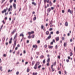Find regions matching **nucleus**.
Masks as SVG:
<instances>
[{
  "label": "nucleus",
  "instance_id": "56",
  "mask_svg": "<svg viewBox=\"0 0 75 75\" xmlns=\"http://www.w3.org/2000/svg\"><path fill=\"white\" fill-rule=\"evenodd\" d=\"M6 54H4V57H6Z\"/></svg>",
  "mask_w": 75,
  "mask_h": 75
},
{
  "label": "nucleus",
  "instance_id": "9",
  "mask_svg": "<svg viewBox=\"0 0 75 75\" xmlns=\"http://www.w3.org/2000/svg\"><path fill=\"white\" fill-rule=\"evenodd\" d=\"M65 25L66 27L68 26V22L67 21L65 23Z\"/></svg>",
  "mask_w": 75,
  "mask_h": 75
},
{
  "label": "nucleus",
  "instance_id": "20",
  "mask_svg": "<svg viewBox=\"0 0 75 75\" xmlns=\"http://www.w3.org/2000/svg\"><path fill=\"white\" fill-rule=\"evenodd\" d=\"M29 71H30V69H28V68L27 70V72H29Z\"/></svg>",
  "mask_w": 75,
  "mask_h": 75
},
{
  "label": "nucleus",
  "instance_id": "63",
  "mask_svg": "<svg viewBox=\"0 0 75 75\" xmlns=\"http://www.w3.org/2000/svg\"><path fill=\"white\" fill-rule=\"evenodd\" d=\"M67 35L68 36H69V35H70V34H69V33H68V34H67Z\"/></svg>",
  "mask_w": 75,
  "mask_h": 75
},
{
  "label": "nucleus",
  "instance_id": "11",
  "mask_svg": "<svg viewBox=\"0 0 75 75\" xmlns=\"http://www.w3.org/2000/svg\"><path fill=\"white\" fill-rule=\"evenodd\" d=\"M49 4L50 6H51L52 5V3L51 2V1H50Z\"/></svg>",
  "mask_w": 75,
  "mask_h": 75
},
{
  "label": "nucleus",
  "instance_id": "16",
  "mask_svg": "<svg viewBox=\"0 0 75 75\" xmlns=\"http://www.w3.org/2000/svg\"><path fill=\"white\" fill-rule=\"evenodd\" d=\"M46 35H48V34H49V31H47L46 32Z\"/></svg>",
  "mask_w": 75,
  "mask_h": 75
},
{
  "label": "nucleus",
  "instance_id": "13",
  "mask_svg": "<svg viewBox=\"0 0 75 75\" xmlns=\"http://www.w3.org/2000/svg\"><path fill=\"white\" fill-rule=\"evenodd\" d=\"M16 4H13V6L14 7L15 9H16Z\"/></svg>",
  "mask_w": 75,
  "mask_h": 75
},
{
  "label": "nucleus",
  "instance_id": "60",
  "mask_svg": "<svg viewBox=\"0 0 75 75\" xmlns=\"http://www.w3.org/2000/svg\"><path fill=\"white\" fill-rule=\"evenodd\" d=\"M17 49H18V47H16L15 48V50H17Z\"/></svg>",
  "mask_w": 75,
  "mask_h": 75
},
{
  "label": "nucleus",
  "instance_id": "28",
  "mask_svg": "<svg viewBox=\"0 0 75 75\" xmlns=\"http://www.w3.org/2000/svg\"><path fill=\"white\" fill-rule=\"evenodd\" d=\"M41 29H43L44 28V25H41Z\"/></svg>",
  "mask_w": 75,
  "mask_h": 75
},
{
  "label": "nucleus",
  "instance_id": "38",
  "mask_svg": "<svg viewBox=\"0 0 75 75\" xmlns=\"http://www.w3.org/2000/svg\"><path fill=\"white\" fill-rule=\"evenodd\" d=\"M28 34H29V35H31V32H29L28 33Z\"/></svg>",
  "mask_w": 75,
  "mask_h": 75
},
{
  "label": "nucleus",
  "instance_id": "52",
  "mask_svg": "<svg viewBox=\"0 0 75 75\" xmlns=\"http://www.w3.org/2000/svg\"><path fill=\"white\" fill-rule=\"evenodd\" d=\"M31 33V34H34V32L33 31H32Z\"/></svg>",
  "mask_w": 75,
  "mask_h": 75
},
{
  "label": "nucleus",
  "instance_id": "62",
  "mask_svg": "<svg viewBox=\"0 0 75 75\" xmlns=\"http://www.w3.org/2000/svg\"><path fill=\"white\" fill-rule=\"evenodd\" d=\"M43 29L44 31H46V30H45V28H43Z\"/></svg>",
  "mask_w": 75,
  "mask_h": 75
},
{
  "label": "nucleus",
  "instance_id": "23",
  "mask_svg": "<svg viewBox=\"0 0 75 75\" xmlns=\"http://www.w3.org/2000/svg\"><path fill=\"white\" fill-rule=\"evenodd\" d=\"M34 37H35V36L34 35H32L31 36V37L32 38H34Z\"/></svg>",
  "mask_w": 75,
  "mask_h": 75
},
{
  "label": "nucleus",
  "instance_id": "49",
  "mask_svg": "<svg viewBox=\"0 0 75 75\" xmlns=\"http://www.w3.org/2000/svg\"><path fill=\"white\" fill-rule=\"evenodd\" d=\"M47 45H45V46H44V47L45 48H47Z\"/></svg>",
  "mask_w": 75,
  "mask_h": 75
},
{
  "label": "nucleus",
  "instance_id": "32",
  "mask_svg": "<svg viewBox=\"0 0 75 75\" xmlns=\"http://www.w3.org/2000/svg\"><path fill=\"white\" fill-rule=\"evenodd\" d=\"M49 31H52V28H50L49 29Z\"/></svg>",
  "mask_w": 75,
  "mask_h": 75
},
{
  "label": "nucleus",
  "instance_id": "5",
  "mask_svg": "<svg viewBox=\"0 0 75 75\" xmlns=\"http://www.w3.org/2000/svg\"><path fill=\"white\" fill-rule=\"evenodd\" d=\"M16 29H15L13 30V32H12L11 33L12 34H13L14 33L16 32Z\"/></svg>",
  "mask_w": 75,
  "mask_h": 75
},
{
  "label": "nucleus",
  "instance_id": "59",
  "mask_svg": "<svg viewBox=\"0 0 75 75\" xmlns=\"http://www.w3.org/2000/svg\"><path fill=\"white\" fill-rule=\"evenodd\" d=\"M58 58H59V59H60V58H61V57H60V56H59L58 57Z\"/></svg>",
  "mask_w": 75,
  "mask_h": 75
},
{
  "label": "nucleus",
  "instance_id": "44",
  "mask_svg": "<svg viewBox=\"0 0 75 75\" xmlns=\"http://www.w3.org/2000/svg\"><path fill=\"white\" fill-rule=\"evenodd\" d=\"M40 40H38V44H40Z\"/></svg>",
  "mask_w": 75,
  "mask_h": 75
},
{
  "label": "nucleus",
  "instance_id": "6",
  "mask_svg": "<svg viewBox=\"0 0 75 75\" xmlns=\"http://www.w3.org/2000/svg\"><path fill=\"white\" fill-rule=\"evenodd\" d=\"M51 8H49L47 9V11L48 13H50L51 11Z\"/></svg>",
  "mask_w": 75,
  "mask_h": 75
},
{
  "label": "nucleus",
  "instance_id": "54",
  "mask_svg": "<svg viewBox=\"0 0 75 75\" xmlns=\"http://www.w3.org/2000/svg\"><path fill=\"white\" fill-rule=\"evenodd\" d=\"M36 54L37 55H39V53L38 52H36Z\"/></svg>",
  "mask_w": 75,
  "mask_h": 75
},
{
  "label": "nucleus",
  "instance_id": "43",
  "mask_svg": "<svg viewBox=\"0 0 75 75\" xmlns=\"http://www.w3.org/2000/svg\"><path fill=\"white\" fill-rule=\"evenodd\" d=\"M49 2H50V0H47V3H49Z\"/></svg>",
  "mask_w": 75,
  "mask_h": 75
},
{
  "label": "nucleus",
  "instance_id": "10",
  "mask_svg": "<svg viewBox=\"0 0 75 75\" xmlns=\"http://www.w3.org/2000/svg\"><path fill=\"white\" fill-rule=\"evenodd\" d=\"M22 36V37H24V35H23V33H21L20 34V36L21 37Z\"/></svg>",
  "mask_w": 75,
  "mask_h": 75
},
{
  "label": "nucleus",
  "instance_id": "12",
  "mask_svg": "<svg viewBox=\"0 0 75 75\" xmlns=\"http://www.w3.org/2000/svg\"><path fill=\"white\" fill-rule=\"evenodd\" d=\"M32 4L34 5V6H36V5H37V4L35 3L34 2H32Z\"/></svg>",
  "mask_w": 75,
  "mask_h": 75
},
{
  "label": "nucleus",
  "instance_id": "48",
  "mask_svg": "<svg viewBox=\"0 0 75 75\" xmlns=\"http://www.w3.org/2000/svg\"><path fill=\"white\" fill-rule=\"evenodd\" d=\"M64 37H62V40H64Z\"/></svg>",
  "mask_w": 75,
  "mask_h": 75
},
{
  "label": "nucleus",
  "instance_id": "19",
  "mask_svg": "<svg viewBox=\"0 0 75 75\" xmlns=\"http://www.w3.org/2000/svg\"><path fill=\"white\" fill-rule=\"evenodd\" d=\"M51 38V36L50 35L48 36V37H47V38L48 39H50V38Z\"/></svg>",
  "mask_w": 75,
  "mask_h": 75
},
{
  "label": "nucleus",
  "instance_id": "27",
  "mask_svg": "<svg viewBox=\"0 0 75 75\" xmlns=\"http://www.w3.org/2000/svg\"><path fill=\"white\" fill-rule=\"evenodd\" d=\"M2 68H3V67H0V70H1V71H3V70L2 69Z\"/></svg>",
  "mask_w": 75,
  "mask_h": 75
},
{
  "label": "nucleus",
  "instance_id": "7",
  "mask_svg": "<svg viewBox=\"0 0 75 75\" xmlns=\"http://www.w3.org/2000/svg\"><path fill=\"white\" fill-rule=\"evenodd\" d=\"M17 35H18L17 33H16V34L15 35V37L14 38L13 40H14V39H15V38H17Z\"/></svg>",
  "mask_w": 75,
  "mask_h": 75
},
{
  "label": "nucleus",
  "instance_id": "29",
  "mask_svg": "<svg viewBox=\"0 0 75 75\" xmlns=\"http://www.w3.org/2000/svg\"><path fill=\"white\" fill-rule=\"evenodd\" d=\"M55 49L56 50H57L58 49V46L57 45H56L55 46Z\"/></svg>",
  "mask_w": 75,
  "mask_h": 75
},
{
  "label": "nucleus",
  "instance_id": "15",
  "mask_svg": "<svg viewBox=\"0 0 75 75\" xmlns=\"http://www.w3.org/2000/svg\"><path fill=\"white\" fill-rule=\"evenodd\" d=\"M35 63V61H33L32 62V66H33V65H34V63Z\"/></svg>",
  "mask_w": 75,
  "mask_h": 75
},
{
  "label": "nucleus",
  "instance_id": "35",
  "mask_svg": "<svg viewBox=\"0 0 75 75\" xmlns=\"http://www.w3.org/2000/svg\"><path fill=\"white\" fill-rule=\"evenodd\" d=\"M41 67V65H40L38 67V68H40Z\"/></svg>",
  "mask_w": 75,
  "mask_h": 75
},
{
  "label": "nucleus",
  "instance_id": "51",
  "mask_svg": "<svg viewBox=\"0 0 75 75\" xmlns=\"http://www.w3.org/2000/svg\"><path fill=\"white\" fill-rule=\"evenodd\" d=\"M11 42H12V41L11 40H10V41H9V43L11 44Z\"/></svg>",
  "mask_w": 75,
  "mask_h": 75
},
{
  "label": "nucleus",
  "instance_id": "33",
  "mask_svg": "<svg viewBox=\"0 0 75 75\" xmlns=\"http://www.w3.org/2000/svg\"><path fill=\"white\" fill-rule=\"evenodd\" d=\"M70 56H72V52L70 53Z\"/></svg>",
  "mask_w": 75,
  "mask_h": 75
},
{
  "label": "nucleus",
  "instance_id": "24",
  "mask_svg": "<svg viewBox=\"0 0 75 75\" xmlns=\"http://www.w3.org/2000/svg\"><path fill=\"white\" fill-rule=\"evenodd\" d=\"M44 56L43 55H42L40 56V58H44Z\"/></svg>",
  "mask_w": 75,
  "mask_h": 75
},
{
  "label": "nucleus",
  "instance_id": "61",
  "mask_svg": "<svg viewBox=\"0 0 75 75\" xmlns=\"http://www.w3.org/2000/svg\"><path fill=\"white\" fill-rule=\"evenodd\" d=\"M23 53L24 54H25L26 53V52H25V50H24V51H23Z\"/></svg>",
  "mask_w": 75,
  "mask_h": 75
},
{
  "label": "nucleus",
  "instance_id": "39",
  "mask_svg": "<svg viewBox=\"0 0 75 75\" xmlns=\"http://www.w3.org/2000/svg\"><path fill=\"white\" fill-rule=\"evenodd\" d=\"M19 74V72H18V71H17V72L16 73V75H18Z\"/></svg>",
  "mask_w": 75,
  "mask_h": 75
},
{
  "label": "nucleus",
  "instance_id": "4",
  "mask_svg": "<svg viewBox=\"0 0 75 75\" xmlns=\"http://www.w3.org/2000/svg\"><path fill=\"white\" fill-rule=\"evenodd\" d=\"M33 48H35V49H37V45H33Z\"/></svg>",
  "mask_w": 75,
  "mask_h": 75
},
{
  "label": "nucleus",
  "instance_id": "58",
  "mask_svg": "<svg viewBox=\"0 0 75 75\" xmlns=\"http://www.w3.org/2000/svg\"><path fill=\"white\" fill-rule=\"evenodd\" d=\"M7 14H8V13H7H7H5V15H6H6H7Z\"/></svg>",
  "mask_w": 75,
  "mask_h": 75
},
{
  "label": "nucleus",
  "instance_id": "47",
  "mask_svg": "<svg viewBox=\"0 0 75 75\" xmlns=\"http://www.w3.org/2000/svg\"><path fill=\"white\" fill-rule=\"evenodd\" d=\"M53 33H54V32H50V34H53Z\"/></svg>",
  "mask_w": 75,
  "mask_h": 75
},
{
  "label": "nucleus",
  "instance_id": "50",
  "mask_svg": "<svg viewBox=\"0 0 75 75\" xmlns=\"http://www.w3.org/2000/svg\"><path fill=\"white\" fill-rule=\"evenodd\" d=\"M56 65V62H55L54 64H53V65Z\"/></svg>",
  "mask_w": 75,
  "mask_h": 75
},
{
  "label": "nucleus",
  "instance_id": "2",
  "mask_svg": "<svg viewBox=\"0 0 75 75\" xmlns=\"http://www.w3.org/2000/svg\"><path fill=\"white\" fill-rule=\"evenodd\" d=\"M6 9H4V10L2 11V14H4V13H6Z\"/></svg>",
  "mask_w": 75,
  "mask_h": 75
},
{
  "label": "nucleus",
  "instance_id": "25",
  "mask_svg": "<svg viewBox=\"0 0 75 75\" xmlns=\"http://www.w3.org/2000/svg\"><path fill=\"white\" fill-rule=\"evenodd\" d=\"M59 31H57L56 32V34H59Z\"/></svg>",
  "mask_w": 75,
  "mask_h": 75
},
{
  "label": "nucleus",
  "instance_id": "41",
  "mask_svg": "<svg viewBox=\"0 0 75 75\" xmlns=\"http://www.w3.org/2000/svg\"><path fill=\"white\" fill-rule=\"evenodd\" d=\"M28 38H29V39L31 38V36H30V35H29L28 37Z\"/></svg>",
  "mask_w": 75,
  "mask_h": 75
},
{
  "label": "nucleus",
  "instance_id": "53",
  "mask_svg": "<svg viewBox=\"0 0 75 75\" xmlns=\"http://www.w3.org/2000/svg\"><path fill=\"white\" fill-rule=\"evenodd\" d=\"M54 7H51V10H54Z\"/></svg>",
  "mask_w": 75,
  "mask_h": 75
},
{
  "label": "nucleus",
  "instance_id": "34",
  "mask_svg": "<svg viewBox=\"0 0 75 75\" xmlns=\"http://www.w3.org/2000/svg\"><path fill=\"white\" fill-rule=\"evenodd\" d=\"M52 69V72H54V71H55V69H53V68Z\"/></svg>",
  "mask_w": 75,
  "mask_h": 75
},
{
  "label": "nucleus",
  "instance_id": "3",
  "mask_svg": "<svg viewBox=\"0 0 75 75\" xmlns=\"http://www.w3.org/2000/svg\"><path fill=\"white\" fill-rule=\"evenodd\" d=\"M16 45V41H15L14 43L13 47H15Z\"/></svg>",
  "mask_w": 75,
  "mask_h": 75
},
{
  "label": "nucleus",
  "instance_id": "1",
  "mask_svg": "<svg viewBox=\"0 0 75 75\" xmlns=\"http://www.w3.org/2000/svg\"><path fill=\"white\" fill-rule=\"evenodd\" d=\"M40 64V62H36L34 67V69H37V65H39Z\"/></svg>",
  "mask_w": 75,
  "mask_h": 75
},
{
  "label": "nucleus",
  "instance_id": "17",
  "mask_svg": "<svg viewBox=\"0 0 75 75\" xmlns=\"http://www.w3.org/2000/svg\"><path fill=\"white\" fill-rule=\"evenodd\" d=\"M67 46V43H64V47H65Z\"/></svg>",
  "mask_w": 75,
  "mask_h": 75
},
{
  "label": "nucleus",
  "instance_id": "57",
  "mask_svg": "<svg viewBox=\"0 0 75 75\" xmlns=\"http://www.w3.org/2000/svg\"><path fill=\"white\" fill-rule=\"evenodd\" d=\"M64 10H62V12L63 13H64Z\"/></svg>",
  "mask_w": 75,
  "mask_h": 75
},
{
  "label": "nucleus",
  "instance_id": "45",
  "mask_svg": "<svg viewBox=\"0 0 75 75\" xmlns=\"http://www.w3.org/2000/svg\"><path fill=\"white\" fill-rule=\"evenodd\" d=\"M53 42H55V40L53 39V41H52Z\"/></svg>",
  "mask_w": 75,
  "mask_h": 75
},
{
  "label": "nucleus",
  "instance_id": "64",
  "mask_svg": "<svg viewBox=\"0 0 75 75\" xmlns=\"http://www.w3.org/2000/svg\"><path fill=\"white\" fill-rule=\"evenodd\" d=\"M70 42H72V39H70Z\"/></svg>",
  "mask_w": 75,
  "mask_h": 75
},
{
  "label": "nucleus",
  "instance_id": "36",
  "mask_svg": "<svg viewBox=\"0 0 75 75\" xmlns=\"http://www.w3.org/2000/svg\"><path fill=\"white\" fill-rule=\"evenodd\" d=\"M2 23H3V24H5V23L4 22V21L3 20L2 21Z\"/></svg>",
  "mask_w": 75,
  "mask_h": 75
},
{
  "label": "nucleus",
  "instance_id": "31",
  "mask_svg": "<svg viewBox=\"0 0 75 75\" xmlns=\"http://www.w3.org/2000/svg\"><path fill=\"white\" fill-rule=\"evenodd\" d=\"M13 1V0H10L9 2L10 3H12V2Z\"/></svg>",
  "mask_w": 75,
  "mask_h": 75
},
{
  "label": "nucleus",
  "instance_id": "18",
  "mask_svg": "<svg viewBox=\"0 0 75 75\" xmlns=\"http://www.w3.org/2000/svg\"><path fill=\"white\" fill-rule=\"evenodd\" d=\"M36 18H37V17H35L33 18V20L34 21H35L36 20Z\"/></svg>",
  "mask_w": 75,
  "mask_h": 75
},
{
  "label": "nucleus",
  "instance_id": "40",
  "mask_svg": "<svg viewBox=\"0 0 75 75\" xmlns=\"http://www.w3.org/2000/svg\"><path fill=\"white\" fill-rule=\"evenodd\" d=\"M59 74H61V71H59Z\"/></svg>",
  "mask_w": 75,
  "mask_h": 75
},
{
  "label": "nucleus",
  "instance_id": "26",
  "mask_svg": "<svg viewBox=\"0 0 75 75\" xmlns=\"http://www.w3.org/2000/svg\"><path fill=\"white\" fill-rule=\"evenodd\" d=\"M44 1L45 4V3H46V2L47 1V0H44Z\"/></svg>",
  "mask_w": 75,
  "mask_h": 75
},
{
  "label": "nucleus",
  "instance_id": "37",
  "mask_svg": "<svg viewBox=\"0 0 75 75\" xmlns=\"http://www.w3.org/2000/svg\"><path fill=\"white\" fill-rule=\"evenodd\" d=\"M66 61L67 62H69V59H67L66 60Z\"/></svg>",
  "mask_w": 75,
  "mask_h": 75
},
{
  "label": "nucleus",
  "instance_id": "55",
  "mask_svg": "<svg viewBox=\"0 0 75 75\" xmlns=\"http://www.w3.org/2000/svg\"><path fill=\"white\" fill-rule=\"evenodd\" d=\"M50 44H51V45H52V44H53V42H51Z\"/></svg>",
  "mask_w": 75,
  "mask_h": 75
},
{
  "label": "nucleus",
  "instance_id": "42",
  "mask_svg": "<svg viewBox=\"0 0 75 75\" xmlns=\"http://www.w3.org/2000/svg\"><path fill=\"white\" fill-rule=\"evenodd\" d=\"M12 71V70H9L8 72H11Z\"/></svg>",
  "mask_w": 75,
  "mask_h": 75
},
{
  "label": "nucleus",
  "instance_id": "14",
  "mask_svg": "<svg viewBox=\"0 0 75 75\" xmlns=\"http://www.w3.org/2000/svg\"><path fill=\"white\" fill-rule=\"evenodd\" d=\"M56 40L57 41H58L59 40V38L58 37H57L56 38Z\"/></svg>",
  "mask_w": 75,
  "mask_h": 75
},
{
  "label": "nucleus",
  "instance_id": "46",
  "mask_svg": "<svg viewBox=\"0 0 75 75\" xmlns=\"http://www.w3.org/2000/svg\"><path fill=\"white\" fill-rule=\"evenodd\" d=\"M10 10H11V8H9L8 11H10Z\"/></svg>",
  "mask_w": 75,
  "mask_h": 75
},
{
  "label": "nucleus",
  "instance_id": "21",
  "mask_svg": "<svg viewBox=\"0 0 75 75\" xmlns=\"http://www.w3.org/2000/svg\"><path fill=\"white\" fill-rule=\"evenodd\" d=\"M50 58H49L48 59H47V62L49 63L50 62Z\"/></svg>",
  "mask_w": 75,
  "mask_h": 75
},
{
  "label": "nucleus",
  "instance_id": "22",
  "mask_svg": "<svg viewBox=\"0 0 75 75\" xmlns=\"http://www.w3.org/2000/svg\"><path fill=\"white\" fill-rule=\"evenodd\" d=\"M49 48H53V47L52 46H49Z\"/></svg>",
  "mask_w": 75,
  "mask_h": 75
},
{
  "label": "nucleus",
  "instance_id": "8",
  "mask_svg": "<svg viewBox=\"0 0 75 75\" xmlns=\"http://www.w3.org/2000/svg\"><path fill=\"white\" fill-rule=\"evenodd\" d=\"M68 12L69 13H70L71 14H72V11H71L70 9H68Z\"/></svg>",
  "mask_w": 75,
  "mask_h": 75
},
{
  "label": "nucleus",
  "instance_id": "30",
  "mask_svg": "<svg viewBox=\"0 0 75 75\" xmlns=\"http://www.w3.org/2000/svg\"><path fill=\"white\" fill-rule=\"evenodd\" d=\"M43 64H45V59L43 61Z\"/></svg>",
  "mask_w": 75,
  "mask_h": 75
}]
</instances>
